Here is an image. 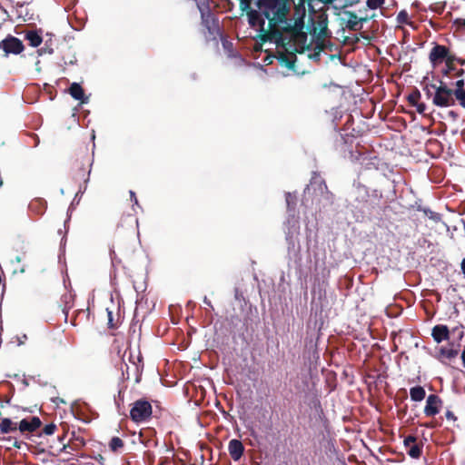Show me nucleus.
Wrapping results in <instances>:
<instances>
[{"instance_id": "nucleus-1", "label": "nucleus", "mask_w": 465, "mask_h": 465, "mask_svg": "<svg viewBox=\"0 0 465 465\" xmlns=\"http://www.w3.org/2000/svg\"><path fill=\"white\" fill-rule=\"evenodd\" d=\"M261 39L262 42L274 39L277 45L283 48V51L278 52L279 62L288 69H294L296 62L295 53H302V51H299L296 47L292 48L291 39L287 41V37L278 30H272L265 33L264 35H261Z\"/></svg>"}, {"instance_id": "nucleus-2", "label": "nucleus", "mask_w": 465, "mask_h": 465, "mask_svg": "<svg viewBox=\"0 0 465 465\" xmlns=\"http://www.w3.org/2000/svg\"><path fill=\"white\" fill-rule=\"evenodd\" d=\"M257 7L262 15L268 20L270 31L285 22L289 7L284 0H258Z\"/></svg>"}, {"instance_id": "nucleus-3", "label": "nucleus", "mask_w": 465, "mask_h": 465, "mask_svg": "<svg viewBox=\"0 0 465 465\" xmlns=\"http://www.w3.org/2000/svg\"><path fill=\"white\" fill-rule=\"evenodd\" d=\"M92 158L87 149H84L77 153L71 159V170L73 177L75 180H84V187L89 181L91 173Z\"/></svg>"}, {"instance_id": "nucleus-4", "label": "nucleus", "mask_w": 465, "mask_h": 465, "mask_svg": "<svg viewBox=\"0 0 465 465\" xmlns=\"http://www.w3.org/2000/svg\"><path fill=\"white\" fill-rule=\"evenodd\" d=\"M430 87L434 90L432 103L438 107H450L455 105V99L453 97V89L448 87V85L440 81V85L430 84Z\"/></svg>"}, {"instance_id": "nucleus-5", "label": "nucleus", "mask_w": 465, "mask_h": 465, "mask_svg": "<svg viewBox=\"0 0 465 465\" xmlns=\"http://www.w3.org/2000/svg\"><path fill=\"white\" fill-rule=\"evenodd\" d=\"M152 413L151 403L144 399H140L134 402L130 410V418L135 423L144 422L151 418Z\"/></svg>"}, {"instance_id": "nucleus-6", "label": "nucleus", "mask_w": 465, "mask_h": 465, "mask_svg": "<svg viewBox=\"0 0 465 465\" xmlns=\"http://www.w3.org/2000/svg\"><path fill=\"white\" fill-rule=\"evenodd\" d=\"M201 17H202V25L207 30L208 35H206V38L216 39V36L220 35V27L218 20L215 18L214 15L210 11H203L200 7Z\"/></svg>"}, {"instance_id": "nucleus-7", "label": "nucleus", "mask_w": 465, "mask_h": 465, "mask_svg": "<svg viewBox=\"0 0 465 465\" xmlns=\"http://www.w3.org/2000/svg\"><path fill=\"white\" fill-rule=\"evenodd\" d=\"M0 49L4 51L5 56L9 54H19L25 50L23 42L11 35L0 41Z\"/></svg>"}, {"instance_id": "nucleus-8", "label": "nucleus", "mask_w": 465, "mask_h": 465, "mask_svg": "<svg viewBox=\"0 0 465 465\" xmlns=\"http://www.w3.org/2000/svg\"><path fill=\"white\" fill-rule=\"evenodd\" d=\"M449 48L445 45L435 44L429 54V60L433 68L445 62Z\"/></svg>"}, {"instance_id": "nucleus-9", "label": "nucleus", "mask_w": 465, "mask_h": 465, "mask_svg": "<svg viewBox=\"0 0 465 465\" xmlns=\"http://www.w3.org/2000/svg\"><path fill=\"white\" fill-rule=\"evenodd\" d=\"M242 12H246V15L248 16V22H249V25L252 26V27H260V31L262 32L264 35L265 33H267L268 31H265L264 30V25H265V19L264 16L262 17V13L257 10H254L252 9L251 6L250 8L248 9H245V10H242Z\"/></svg>"}, {"instance_id": "nucleus-10", "label": "nucleus", "mask_w": 465, "mask_h": 465, "mask_svg": "<svg viewBox=\"0 0 465 465\" xmlns=\"http://www.w3.org/2000/svg\"><path fill=\"white\" fill-rule=\"evenodd\" d=\"M343 15L346 18H341L346 27L351 31H359L361 29V22H367L370 18L366 17H358L354 12L351 11H344Z\"/></svg>"}, {"instance_id": "nucleus-11", "label": "nucleus", "mask_w": 465, "mask_h": 465, "mask_svg": "<svg viewBox=\"0 0 465 465\" xmlns=\"http://www.w3.org/2000/svg\"><path fill=\"white\" fill-rule=\"evenodd\" d=\"M441 405L442 400L438 395H429L426 401V406L424 407V414L427 417H434L440 412Z\"/></svg>"}, {"instance_id": "nucleus-12", "label": "nucleus", "mask_w": 465, "mask_h": 465, "mask_svg": "<svg viewBox=\"0 0 465 465\" xmlns=\"http://www.w3.org/2000/svg\"><path fill=\"white\" fill-rule=\"evenodd\" d=\"M41 420L38 417L34 416L30 419H23L18 424V430L23 434L25 432L32 433L36 431L41 427Z\"/></svg>"}, {"instance_id": "nucleus-13", "label": "nucleus", "mask_w": 465, "mask_h": 465, "mask_svg": "<svg viewBox=\"0 0 465 465\" xmlns=\"http://www.w3.org/2000/svg\"><path fill=\"white\" fill-rule=\"evenodd\" d=\"M431 337L436 343L450 340V331L444 324H437L431 330Z\"/></svg>"}, {"instance_id": "nucleus-14", "label": "nucleus", "mask_w": 465, "mask_h": 465, "mask_svg": "<svg viewBox=\"0 0 465 465\" xmlns=\"http://www.w3.org/2000/svg\"><path fill=\"white\" fill-rule=\"evenodd\" d=\"M228 450L231 458L237 461L243 455L244 446L241 440L232 439L229 441Z\"/></svg>"}, {"instance_id": "nucleus-15", "label": "nucleus", "mask_w": 465, "mask_h": 465, "mask_svg": "<svg viewBox=\"0 0 465 465\" xmlns=\"http://www.w3.org/2000/svg\"><path fill=\"white\" fill-rule=\"evenodd\" d=\"M459 354V351L456 349H449L446 347H440L438 351L437 359L446 364L447 361H451L455 359Z\"/></svg>"}, {"instance_id": "nucleus-16", "label": "nucleus", "mask_w": 465, "mask_h": 465, "mask_svg": "<svg viewBox=\"0 0 465 465\" xmlns=\"http://www.w3.org/2000/svg\"><path fill=\"white\" fill-rule=\"evenodd\" d=\"M69 94L74 99L80 101L82 104L87 102L88 98L84 96V91L78 83H73L70 85Z\"/></svg>"}, {"instance_id": "nucleus-17", "label": "nucleus", "mask_w": 465, "mask_h": 465, "mask_svg": "<svg viewBox=\"0 0 465 465\" xmlns=\"http://www.w3.org/2000/svg\"><path fill=\"white\" fill-rule=\"evenodd\" d=\"M319 25H320V30H319V33L317 34V48L319 49V52H321L322 49H323V44L322 43H320V41L322 40H324L326 37H329L331 33L329 32V29L327 27V22L324 20V21H321L319 23Z\"/></svg>"}, {"instance_id": "nucleus-18", "label": "nucleus", "mask_w": 465, "mask_h": 465, "mask_svg": "<svg viewBox=\"0 0 465 465\" xmlns=\"http://www.w3.org/2000/svg\"><path fill=\"white\" fill-rule=\"evenodd\" d=\"M18 425L9 418H3L0 421V431L3 434H8L10 432L16 431Z\"/></svg>"}, {"instance_id": "nucleus-19", "label": "nucleus", "mask_w": 465, "mask_h": 465, "mask_svg": "<svg viewBox=\"0 0 465 465\" xmlns=\"http://www.w3.org/2000/svg\"><path fill=\"white\" fill-rule=\"evenodd\" d=\"M25 38L29 42L33 47H37L43 42L42 35L37 31L25 32Z\"/></svg>"}, {"instance_id": "nucleus-20", "label": "nucleus", "mask_w": 465, "mask_h": 465, "mask_svg": "<svg viewBox=\"0 0 465 465\" xmlns=\"http://www.w3.org/2000/svg\"><path fill=\"white\" fill-rule=\"evenodd\" d=\"M29 209L37 214H42L46 209V202L39 198L35 199L30 203Z\"/></svg>"}, {"instance_id": "nucleus-21", "label": "nucleus", "mask_w": 465, "mask_h": 465, "mask_svg": "<svg viewBox=\"0 0 465 465\" xmlns=\"http://www.w3.org/2000/svg\"><path fill=\"white\" fill-rule=\"evenodd\" d=\"M411 399L414 401H420L426 396V391L421 386H415L410 390Z\"/></svg>"}, {"instance_id": "nucleus-22", "label": "nucleus", "mask_w": 465, "mask_h": 465, "mask_svg": "<svg viewBox=\"0 0 465 465\" xmlns=\"http://www.w3.org/2000/svg\"><path fill=\"white\" fill-rule=\"evenodd\" d=\"M62 60L64 64H74L76 62V57L72 48L67 46L64 50H63Z\"/></svg>"}, {"instance_id": "nucleus-23", "label": "nucleus", "mask_w": 465, "mask_h": 465, "mask_svg": "<svg viewBox=\"0 0 465 465\" xmlns=\"http://www.w3.org/2000/svg\"><path fill=\"white\" fill-rule=\"evenodd\" d=\"M422 447H423V444L420 443V444H413L409 448V450H407L408 454L410 457H411L412 459H419L421 454H422Z\"/></svg>"}, {"instance_id": "nucleus-24", "label": "nucleus", "mask_w": 465, "mask_h": 465, "mask_svg": "<svg viewBox=\"0 0 465 465\" xmlns=\"http://www.w3.org/2000/svg\"><path fill=\"white\" fill-rule=\"evenodd\" d=\"M124 446V442L119 437H113L109 442V448L113 452H117Z\"/></svg>"}, {"instance_id": "nucleus-25", "label": "nucleus", "mask_w": 465, "mask_h": 465, "mask_svg": "<svg viewBox=\"0 0 465 465\" xmlns=\"http://www.w3.org/2000/svg\"><path fill=\"white\" fill-rule=\"evenodd\" d=\"M453 97L455 102L457 101L461 107L465 108V89H454Z\"/></svg>"}, {"instance_id": "nucleus-26", "label": "nucleus", "mask_w": 465, "mask_h": 465, "mask_svg": "<svg viewBox=\"0 0 465 465\" xmlns=\"http://www.w3.org/2000/svg\"><path fill=\"white\" fill-rule=\"evenodd\" d=\"M420 98V93L418 89H415L407 96V100H408L409 104L412 106L417 104Z\"/></svg>"}, {"instance_id": "nucleus-27", "label": "nucleus", "mask_w": 465, "mask_h": 465, "mask_svg": "<svg viewBox=\"0 0 465 465\" xmlns=\"http://www.w3.org/2000/svg\"><path fill=\"white\" fill-rule=\"evenodd\" d=\"M334 2L338 3L340 8H346L358 4L360 0H334Z\"/></svg>"}, {"instance_id": "nucleus-28", "label": "nucleus", "mask_w": 465, "mask_h": 465, "mask_svg": "<svg viewBox=\"0 0 465 465\" xmlns=\"http://www.w3.org/2000/svg\"><path fill=\"white\" fill-rule=\"evenodd\" d=\"M385 3V0H367L366 4L370 9H377L381 7Z\"/></svg>"}, {"instance_id": "nucleus-29", "label": "nucleus", "mask_w": 465, "mask_h": 465, "mask_svg": "<svg viewBox=\"0 0 465 465\" xmlns=\"http://www.w3.org/2000/svg\"><path fill=\"white\" fill-rule=\"evenodd\" d=\"M397 21L400 24H406V25L411 24L409 22V15L405 10H401V12H399V14L397 15Z\"/></svg>"}, {"instance_id": "nucleus-30", "label": "nucleus", "mask_w": 465, "mask_h": 465, "mask_svg": "<svg viewBox=\"0 0 465 465\" xmlns=\"http://www.w3.org/2000/svg\"><path fill=\"white\" fill-rule=\"evenodd\" d=\"M107 317H108V327L111 329H114L117 327L118 320L115 322L114 319L113 312L108 308L106 309Z\"/></svg>"}, {"instance_id": "nucleus-31", "label": "nucleus", "mask_w": 465, "mask_h": 465, "mask_svg": "<svg viewBox=\"0 0 465 465\" xmlns=\"http://www.w3.org/2000/svg\"><path fill=\"white\" fill-rule=\"evenodd\" d=\"M56 429L57 427L54 423L46 424L43 428V433L45 435H53L55 432Z\"/></svg>"}, {"instance_id": "nucleus-32", "label": "nucleus", "mask_w": 465, "mask_h": 465, "mask_svg": "<svg viewBox=\"0 0 465 465\" xmlns=\"http://www.w3.org/2000/svg\"><path fill=\"white\" fill-rule=\"evenodd\" d=\"M416 441H417V438L415 436L409 435L404 439L403 443H404V446L408 448L413 444H416Z\"/></svg>"}, {"instance_id": "nucleus-33", "label": "nucleus", "mask_w": 465, "mask_h": 465, "mask_svg": "<svg viewBox=\"0 0 465 465\" xmlns=\"http://www.w3.org/2000/svg\"><path fill=\"white\" fill-rule=\"evenodd\" d=\"M445 69L443 70L444 75H450L456 71L454 64H445Z\"/></svg>"}, {"instance_id": "nucleus-34", "label": "nucleus", "mask_w": 465, "mask_h": 465, "mask_svg": "<svg viewBox=\"0 0 465 465\" xmlns=\"http://www.w3.org/2000/svg\"><path fill=\"white\" fill-rule=\"evenodd\" d=\"M73 440L78 447H84L85 445V440L81 436H75L74 432L73 433Z\"/></svg>"}, {"instance_id": "nucleus-35", "label": "nucleus", "mask_w": 465, "mask_h": 465, "mask_svg": "<svg viewBox=\"0 0 465 465\" xmlns=\"http://www.w3.org/2000/svg\"><path fill=\"white\" fill-rule=\"evenodd\" d=\"M240 1V8L241 10H245L250 8L252 2L253 0H239Z\"/></svg>"}, {"instance_id": "nucleus-36", "label": "nucleus", "mask_w": 465, "mask_h": 465, "mask_svg": "<svg viewBox=\"0 0 465 465\" xmlns=\"http://www.w3.org/2000/svg\"><path fill=\"white\" fill-rule=\"evenodd\" d=\"M46 43H48V42L46 41ZM45 45H46L45 47H43L38 50L39 55H42L43 54H53V52H54L53 48L49 47V45L47 44H45Z\"/></svg>"}, {"instance_id": "nucleus-37", "label": "nucleus", "mask_w": 465, "mask_h": 465, "mask_svg": "<svg viewBox=\"0 0 465 465\" xmlns=\"http://www.w3.org/2000/svg\"><path fill=\"white\" fill-rule=\"evenodd\" d=\"M458 57L455 56V54H450V51L448 52V55L445 59V64H454V62H457Z\"/></svg>"}, {"instance_id": "nucleus-38", "label": "nucleus", "mask_w": 465, "mask_h": 465, "mask_svg": "<svg viewBox=\"0 0 465 465\" xmlns=\"http://www.w3.org/2000/svg\"><path fill=\"white\" fill-rule=\"evenodd\" d=\"M294 200H295V197H293L291 193H286V203H287L288 208H291V205L295 203Z\"/></svg>"}, {"instance_id": "nucleus-39", "label": "nucleus", "mask_w": 465, "mask_h": 465, "mask_svg": "<svg viewBox=\"0 0 465 465\" xmlns=\"http://www.w3.org/2000/svg\"><path fill=\"white\" fill-rule=\"evenodd\" d=\"M414 106H416L417 112L419 114H424V112L426 110V104H425L418 102L417 104H415Z\"/></svg>"}, {"instance_id": "nucleus-40", "label": "nucleus", "mask_w": 465, "mask_h": 465, "mask_svg": "<svg viewBox=\"0 0 465 465\" xmlns=\"http://www.w3.org/2000/svg\"><path fill=\"white\" fill-rule=\"evenodd\" d=\"M445 417L449 420H452V421H456L457 420V417L455 416V414L451 411H447L445 412Z\"/></svg>"}, {"instance_id": "nucleus-41", "label": "nucleus", "mask_w": 465, "mask_h": 465, "mask_svg": "<svg viewBox=\"0 0 465 465\" xmlns=\"http://www.w3.org/2000/svg\"><path fill=\"white\" fill-rule=\"evenodd\" d=\"M432 10H434L438 14H441L444 10V5L436 4L434 7H431Z\"/></svg>"}, {"instance_id": "nucleus-42", "label": "nucleus", "mask_w": 465, "mask_h": 465, "mask_svg": "<svg viewBox=\"0 0 465 465\" xmlns=\"http://www.w3.org/2000/svg\"><path fill=\"white\" fill-rule=\"evenodd\" d=\"M455 89H465L463 79H460L455 83Z\"/></svg>"}, {"instance_id": "nucleus-43", "label": "nucleus", "mask_w": 465, "mask_h": 465, "mask_svg": "<svg viewBox=\"0 0 465 465\" xmlns=\"http://www.w3.org/2000/svg\"><path fill=\"white\" fill-rule=\"evenodd\" d=\"M322 186H323V187H324V189L326 190L327 194H329V195H330V198H331V199H332V198H333V195H332V193H330V192L328 191V187H327V184H326V183H325V181H324V180H322V181H321V187H322Z\"/></svg>"}, {"instance_id": "nucleus-44", "label": "nucleus", "mask_w": 465, "mask_h": 465, "mask_svg": "<svg viewBox=\"0 0 465 465\" xmlns=\"http://www.w3.org/2000/svg\"><path fill=\"white\" fill-rule=\"evenodd\" d=\"M430 89H432V88H431V87H430V85H429V84H427V85L424 87V91H425L426 95H427L428 97H430V96H432V97H433V95H432V93H431V90H430Z\"/></svg>"}, {"instance_id": "nucleus-45", "label": "nucleus", "mask_w": 465, "mask_h": 465, "mask_svg": "<svg viewBox=\"0 0 465 465\" xmlns=\"http://www.w3.org/2000/svg\"><path fill=\"white\" fill-rule=\"evenodd\" d=\"M455 24L458 25L460 27H462L465 29V19H457L455 21Z\"/></svg>"}, {"instance_id": "nucleus-46", "label": "nucleus", "mask_w": 465, "mask_h": 465, "mask_svg": "<svg viewBox=\"0 0 465 465\" xmlns=\"http://www.w3.org/2000/svg\"><path fill=\"white\" fill-rule=\"evenodd\" d=\"M422 426H424L426 428L433 429V428L437 427V423L430 421V422H426V423L422 424Z\"/></svg>"}, {"instance_id": "nucleus-47", "label": "nucleus", "mask_w": 465, "mask_h": 465, "mask_svg": "<svg viewBox=\"0 0 465 465\" xmlns=\"http://www.w3.org/2000/svg\"><path fill=\"white\" fill-rule=\"evenodd\" d=\"M129 218H130L131 223H132L131 224L132 233L134 234V231H135V228H134V224L136 223V220L134 217H132V216H130Z\"/></svg>"}, {"instance_id": "nucleus-48", "label": "nucleus", "mask_w": 465, "mask_h": 465, "mask_svg": "<svg viewBox=\"0 0 465 465\" xmlns=\"http://www.w3.org/2000/svg\"><path fill=\"white\" fill-rule=\"evenodd\" d=\"M130 196H131V200L134 202V203H138V200L136 198V195H135V193L133 192V191H130Z\"/></svg>"}, {"instance_id": "nucleus-49", "label": "nucleus", "mask_w": 465, "mask_h": 465, "mask_svg": "<svg viewBox=\"0 0 465 465\" xmlns=\"http://www.w3.org/2000/svg\"><path fill=\"white\" fill-rule=\"evenodd\" d=\"M460 268H461V272L462 273L464 274L465 276V257L462 259L461 261V263H460Z\"/></svg>"}, {"instance_id": "nucleus-50", "label": "nucleus", "mask_w": 465, "mask_h": 465, "mask_svg": "<svg viewBox=\"0 0 465 465\" xmlns=\"http://www.w3.org/2000/svg\"><path fill=\"white\" fill-rule=\"evenodd\" d=\"M461 360H462L463 366L465 367V346L461 352Z\"/></svg>"}, {"instance_id": "nucleus-51", "label": "nucleus", "mask_w": 465, "mask_h": 465, "mask_svg": "<svg viewBox=\"0 0 465 465\" xmlns=\"http://www.w3.org/2000/svg\"><path fill=\"white\" fill-rule=\"evenodd\" d=\"M13 446L16 449H20L21 448V442L20 441H17V440H15Z\"/></svg>"}, {"instance_id": "nucleus-52", "label": "nucleus", "mask_w": 465, "mask_h": 465, "mask_svg": "<svg viewBox=\"0 0 465 465\" xmlns=\"http://www.w3.org/2000/svg\"><path fill=\"white\" fill-rule=\"evenodd\" d=\"M463 73H464L463 69H460L459 71H457L455 73V74L458 75V76H460L461 74H463Z\"/></svg>"}, {"instance_id": "nucleus-53", "label": "nucleus", "mask_w": 465, "mask_h": 465, "mask_svg": "<svg viewBox=\"0 0 465 465\" xmlns=\"http://www.w3.org/2000/svg\"><path fill=\"white\" fill-rule=\"evenodd\" d=\"M95 460L99 462H102V460H104V457L101 454H99L98 457L95 458Z\"/></svg>"}, {"instance_id": "nucleus-54", "label": "nucleus", "mask_w": 465, "mask_h": 465, "mask_svg": "<svg viewBox=\"0 0 465 465\" xmlns=\"http://www.w3.org/2000/svg\"><path fill=\"white\" fill-rule=\"evenodd\" d=\"M457 62H458L459 64H462V65H463V64H465V60H463V59L458 58V59H457Z\"/></svg>"}, {"instance_id": "nucleus-55", "label": "nucleus", "mask_w": 465, "mask_h": 465, "mask_svg": "<svg viewBox=\"0 0 465 465\" xmlns=\"http://www.w3.org/2000/svg\"><path fill=\"white\" fill-rule=\"evenodd\" d=\"M292 31L293 32L292 37H296L297 36V32L295 31V28H292Z\"/></svg>"}, {"instance_id": "nucleus-56", "label": "nucleus", "mask_w": 465, "mask_h": 465, "mask_svg": "<svg viewBox=\"0 0 465 465\" xmlns=\"http://www.w3.org/2000/svg\"><path fill=\"white\" fill-rule=\"evenodd\" d=\"M315 402L320 406L321 403H320V401L316 400Z\"/></svg>"}, {"instance_id": "nucleus-57", "label": "nucleus", "mask_w": 465, "mask_h": 465, "mask_svg": "<svg viewBox=\"0 0 465 465\" xmlns=\"http://www.w3.org/2000/svg\"><path fill=\"white\" fill-rule=\"evenodd\" d=\"M204 302L207 303V298L206 297L204 298ZM208 303H210V302H208Z\"/></svg>"}, {"instance_id": "nucleus-58", "label": "nucleus", "mask_w": 465, "mask_h": 465, "mask_svg": "<svg viewBox=\"0 0 465 465\" xmlns=\"http://www.w3.org/2000/svg\"><path fill=\"white\" fill-rule=\"evenodd\" d=\"M26 339V335H24V337H21V340Z\"/></svg>"}, {"instance_id": "nucleus-59", "label": "nucleus", "mask_w": 465, "mask_h": 465, "mask_svg": "<svg viewBox=\"0 0 465 465\" xmlns=\"http://www.w3.org/2000/svg\"><path fill=\"white\" fill-rule=\"evenodd\" d=\"M26 339V335H24V337H21V340Z\"/></svg>"}]
</instances>
